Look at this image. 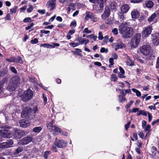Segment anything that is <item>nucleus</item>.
<instances>
[{
  "label": "nucleus",
  "instance_id": "obj_22",
  "mask_svg": "<svg viewBox=\"0 0 159 159\" xmlns=\"http://www.w3.org/2000/svg\"><path fill=\"white\" fill-rule=\"evenodd\" d=\"M55 0H49L47 3L49 6L51 7V10L53 9L55 7Z\"/></svg>",
  "mask_w": 159,
  "mask_h": 159
},
{
  "label": "nucleus",
  "instance_id": "obj_58",
  "mask_svg": "<svg viewBox=\"0 0 159 159\" xmlns=\"http://www.w3.org/2000/svg\"><path fill=\"white\" fill-rule=\"evenodd\" d=\"M38 42V39L36 38L32 40L31 41V43L33 44H36Z\"/></svg>",
  "mask_w": 159,
  "mask_h": 159
},
{
  "label": "nucleus",
  "instance_id": "obj_46",
  "mask_svg": "<svg viewBox=\"0 0 159 159\" xmlns=\"http://www.w3.org/2000/svg\"><path fill=\"white\" fill-rule=\"evenodd\" d=\"M23 21L25 23H26L27 22H31L32 21V20L30 17H27L25 18Z\"/></svg>",
  "mask_w": 159,
  "mask_h": 159
},
{
  "label": "nucleus",
  "instance_id": "obj_51",
  "mask_svg": "<svg viewBox=\"0 0 159 159\" xmlns=\"http://www.w3.org/2000/svg\"><path fill=\"white\" fill-rule=\"evenodd\" d=\"M17 7L16 6L14 7V8L10 9V11L12 13H15L16 12Z\"/></svg>",
  "mask_w": 159,
  "mask_h": 159
},
{
  "label": "nucleus",
  "instance_id": "obj_9",
  "mask_svg": "<svg viewBox=\"0 0 159 159\" xmlns=\"http://www.w3.org/2000/svg\"><path fill=\"white\" fill-rule=\"evenodd\" d=\"M0 135L2 137L6 138H11L13 136L11 131L7 129L1 130L0 131Z\"/></svg>",
  "mask_w": 159,
  "mask_h": 159
},
{
  "label": "nucleus",
  "instance_id": "obj_5",
  "mask_svg": "<svg viewBox=\"0 0 159 159\" xmlns=\"http://www.w3.org/2000/svg\"><path fill=\"white\" fill-rule=\"evenodd\" d=\"M33 95V91L30 89H28L22 95V99L23 101L26 102L32 98Z\"/></svg>",
  "mask_w": 159,
  "mask_h": 159
},
{
  "label": "nucleus",
  "instance_id": "obj_45",
  "mask_svg": "<svg viewBox=\"0 0 159 159\" xmlns=\"http://www.w3.org/2000/svg\"><path fill=\"white\" fill-rule=\"evenodd\" d=\"M80 44V43H76L75 42L73 43H69V45L70 46L72 47H75L79 45Z\"/></svg>",
  "mask_w": 159,
  "mask_h": 159
},
{
  "label": "nucleus",
  "instance_id": "obj_1",
  "mask_svg": "<svg viewBox=\"0 0 159 159\" xmlns=\"http://www.w3.org/2000/svg\"><path fill=\"white\" fill-rule=\"evenodd\" d=\"M130 23L124 22L119 26V30L124 38H130L133 34V30L132 28L128 27Z\"/></svg>",
  "mask_w": 159,
  "mask_h": 159
},
{
  "label": "nucleus",
  "instance_id": "obj_36",
  "mask_svg": "<svg viewBox=\"0 0 159 159\" xmlns=\"http://www.w3.org/2000/svg\"><path fill=\"white\" fill-rule=\"evenodd\" d=\"M53 123V121H52L51 122H48L47 124V128L50 129H52V127H53L54 125H53L52 124Z\"/></svg>",
  "mask_w": 159,
  "mask_h": 159
},
{
  "label": "nucleus",
  "instance_id": "obj_61",
  "mask_svg": "<svg viewBox=\"0 0 159 159\" xmlns=\"http://www.w3.org/2000/svg\"><path fill=\"white\" fill-rule=\"evenodd\" d=\"M139 135L142 139H143L144 137V135L142 131H140L138 134Z\"/></svg>",
  "mask_w": 159,
  "mask_h": 159
},
{
  "label": "nucleus",
  "instance_id": "obj_23",
  "mask_svg": "<svg viewBox=\"0 0 159 159\" xmlns=\"http://www.w3.org/2000/svg\"><path fill=\"white\" fill-rule=\"evenodd\" d=\"M150 126L149 125H146L144 127V128H143V129H144V132H147V133L145 135V137H147V136H148L150 135Z\"/></svg>",
  "mask_w": 159,
  "mask_h": 159
},
{
  "label": "nucleus",
  "instance_id": "obj_39",
  "mask_svg": "<svg viewBox=\"0 0 159 159\" xmlns=\"http://www.w3.org/2000/svg\"><path fill=\"white\" fill-rule=\"evenodd\" d=\"M40 47H43L44 48H54V47H53V46L50 45H49L47 44H41L40 45Z\"/></svg>",
  "mask_w": 159,
  "mask_h": 159
},
{
  "label": "nucleus",
  "instance_id": "obj_64",
  "mask_svg": "<svg viewBox=\"0 0 159 159\" xmlns=\"http://www.w3.org/2000/svg\"><path fill=\"white\" fill-rule=\"evenodd\" d=\"M139 111V109L138 108H134L133 109H132V110L131 111V112H136Z\"/></svg>",
  "mask_w": 159,
  "mask_h": 159
},
{
  "label": "nucleus",
  "instance_id": "obj_28",
  "mask_svg": "<svg viewBox=\"0 0 159 159\" xmlns=\"http://www.w3.org/2000/svg\"><path fill=\"white\" fill-rule=\"evenodd\" d=\"M117 4L115 2H111L110 4V7L111 9L116 10V9Z\"/></svg>",
  "mask_w": 159,
  "mask_h": 159
},
{
  "label": "nucleus",
  "instance_id": "obj_57",
  "mask_svg": "<svg viewBox=\"0 0 159 159\" xmlns=\"http://www.w3.org/2000/svg\"><path fill=\"white\" fill-rule=\"evenodd\" d=\"M36 78L34 77H31L30 78H29V81L32 83H33L35 82V81Z\"/></svg>",
  "mask_w": 159,
  "mask_h": 159
},
{
  "label": "nucleus",
  "instance_id": "obj_52",
  "mask_svg": "<svg viewBox=\"0 0 159 159\" xmlns=\"http://www.w3.org/2000/svg\"><path fill=\"white\" fill-rule=\"evenodd\" d=\"M40 32L42 34H49L50 33V31L49 30H40Z\"/></svg>",
  "mask_w": 159,
  "mask_h": 159
},
{
  "label": "nucleus",
  "instance_id": "obj_16",
  "mask_svg": "<svg viewBox=\"0 0 159 159\" xmlns=\"http://www.w3.org/2000/svg\"><path fill=\"white\" fill-rule=\"evenodd\" d=\"M14 131L15 134L14 136L16 139H19L24 134L23 131L21 130H18L17 129H15Z\"/></svg>",
  "mask_w": 159,
  "mask_h": 159
},
{
  "label": "nucleus",
  "instance_id": "obj_60",
  "mask_svg": "<svg viewBox=\"0 0 159 159\" xmlns=\"http://www.w3.org/2000/svg\"><path fill=\"white\" fill-rule=\"evenodd\" d=\"M112 32L115 34L116 35L118 34V30L116 28L113 29L112 30Z\"/></svg>",
  "mask_w": 159,
  "mask_h": 159
},
{
  "label": "nucleus",
  "instance_id": "obj_10",
  "mask_svg": "<svg viewBox=\"0 0 159 159\" xmlns=\"http://www.w3.org/2000/svg\"><path fill=\"white\" fill-rule=\"evenodd\" d=\"M13 144V141L11 139H10L7 140L6 142L0 143V148H6L11 147Z\"/></svg>",
  "mask_w": 159,
  "mask_h": 159
},
{
  "label": "nucleus",
  "instance_id": "obj_20",
  "mask_svg": "<svg viewBox=\"0 0 159 159\" xmlns=\"http://www.w3.org/2000/svg\"><path fill=\"white\" fill-rule=\"evenodd\" d=\"M60 129L58 127L54 125L52 129H51L52 131L51 132L52 134L54 135H57L58 134V133L60 132Z\"/></svg>",
  "mask_w": 159,
  "mask_h": 159
},
{
  "label": "nucleus",
  "instance_id": "obj_18",
  "mask_svg": "<svg viewBox=\"0 0 159 159\" xmlns=\"http://www.w3.org/2000/svg\"><path fill=\"white\" fill-rule=\"evenodd\" d=\"M129 9V6L127 4H124L121 7V11L122 13H126L128 11Z\"/></svg>",
  "mask_w": 159,
  "mask_h": 159
},
{
  "label": "nucleus",
  "instance_id": "obj_50",
  "mask_svg": "<svg viewBox=\"0 0 159 159\" xmlns=\"http://www.w3.org/2000/svg\"><path fill=\"white\" fill-rule=\"evenodd\" d=\"M57 147L55 145H54V143L53 145L52 146V150L55 152H57L58 150Z\"/></svg>",
  "mask_w": 159,
  "mask_h": 159
},
{
  "label": "nucleus",
  "instance_id": "obj_3",
  "mask_svg": "<svg viewBox=\"0 0 159 159\" xmlns=\"http://www.w3.org/2000/svg\"><path fill=\"white\" fill-rule=\"evenodd\" d=\"M39 112L38 108V106L35 105L33 109L31 107H25L22 112V115H24L25 116L30 114L31 112L35 114Z\"/></svg>",
  "mask_w": 159,
  "mask_h": 159
},
{
  "label": "nucleus",
  "instance_id": "obj_62",
  "mask_svg": "<svg viewBox=\"0 0 159 159\" xmlns=\"http://www.w3.org/2000/svg\"><path fill=\"white\" fill-rule=\"evenodd\" d=\"M34 25L33 23H31L30 24V25L25 27V29L26 30H28L31 28V27Z\"/></svg>",
  "mask_w": 159,
  "mask_h": 159
},
{
  "label": "nucleus",
  "instance_id": "obj_53",
  "mask_svg": "<svg viewBox=\"0 0 159 159\" xmlns=\"http://www.w3.org/2000/svg\"><path fill=\"white\" fill-rule=\"evenodd\" d=\"M98 38L100 40H102L103 38L102 34L101 32H99Z\"/></svg>",
  "mask_w": 159,
  "mask_h": 159
},
{
  "label": "nucleus",
  "instance_id": "obj_31",
  "mask_svg": "<svg viewBox=\"0 0 159 159\" xmlns=\"http://www.w3.org/2000/svg\"><path fill=\"white\" fill-rule=\"evenodd\" d=\"M148 112L145 111L144 110H140L138 111V113H137V115H142L144 116H146L147 115V113Z\"/></svg>",
  "mask_w": 159,
  "mask_h": 159
},
{
  "label": "nucleus",
  "instance_id": "obj_63",
  "mask_svg": "<svg viewBox=\"0 0 159 159\" xmlns=\"http://www.w3.org/2000/svg\"><path fill=\"white\" fill-rule=\"evenodd\" d=\"M43 103L44 104H46L47 102V98L46 96H45L44 94H43Z\"/></svg>",
  "mask_w": 159,
  "mask_h": 159
},
{
  "label": "nucleus",
  "instance_id": "obj_37",
  "mask_svg": "<svg viewBox=\"0 0 159 159\" xmlns=\"http://www.w3.org/2000/svg\"><path fill=\"white\" fill-rule=\"evenodd\" d=\"M16 61H15V62L16 63H19L20 64H22L23 63V61L22 60L21 57L20 56H17V58H16Z\"/></svg>",
  "mask_w": 159,
  "mask_h": 159
},
{
  "label": "nucleus",
  "instance_id": "obj_14",
  "mask_svg": "<svg viewBox=\"0 0 159 159\" xmlns=\"http://www.w3.org/2000/svg\"><path fill=\"white\" fill-rule=\"evenodd\" d=\"M152 28L151 26H149L145 28L144 29L142 32V36L143 37H147L149 35L152 31Z\"/></svg>",
  "mask_w": 159,
  "mask_h": 159
},
{
  "label": "nucleus",
  "instance_id": "obj_47",
  "mask_svg": "<svg viewBox=\"0 0 159 159\" xmlns=\"http://www.w3.org/2000/svg\"><path fill=\"white\" fill-rule=\"evenodd\" d=\"M84 33L89 34L91 33V31L89 30L87 28H85L83 31Z\"/></svg>",
  "mask_w": 159,
  "mask_h": 159
},
{
  "label": "nucleus",
  "instance_id": "obj_25",
  "mask_svg": "<svg viewBox=\"0 0 159 159\" xmlns=\"http://www.w3.org/2000/svg\"><path fill=\"white\" fill-rule=\"evenodd\" d=\"M120 72L119 73L118 77L120 78H124L125 76L124 75L125 71L120 66L119 67Z\"/></svg>",
  "mask_w": 159,
  "mask_h": 159
},
{
  "label": "nucleus",
  "instance_id": "obj_30",
  "mask_svg": "<svg viewBox=\"0 0 159 159\" xmlns=\"http://www.w3.org/2000/svg\"><path fill=\"white\" fill-rule=\"evenodd\" d=\"M105 14L109 16L110 14V11L108 6H106L105 8L104 13Z\"/></svg>",
  "mask_w": 159,
  "mask_h": 159
},
{
  "label": "nucleus",
  "instance_id": "obj_44",
  "mask_svg": "<svg viewBox=\"0 0 159 159\" xmlns=\"http://www.w3.org/2000/svg\"><path fill=\"white\" fill-rule=\"evenodd\" d=\"M76 25V22L75 20L72 21L70 24V26L72 28L75 27Z\"/></svg>",
  "mask_w": 159,
  "mask_h": 159
},
{
  "label": "nucleus",
  "instance_id": "obj_26",
  "mask_svg": "<svg viewBox=\"0 0 159 159\" xmlns=\"http://www.w3.org/2000/svg\"><path fill=\"white\" fill-rule=\"evenodd\" d=\"M75 9V5L74 4H71L69 5L67 8V13L69 14L70 11L72 10L74 11Z\"/></svg>",
  "mask_w": 159,
  "mask_h": 159
},
{
  "label": "nucleus",
  "instance_id": "obj_43",
  "mask_svg": "<svg viewBox=\"0 0 159 159\" xmlns=\"http://www.w3.org/2000/svg\"><path fill=\"white\" fill-rule=\"evenodd\" d=\"M10 69L11 72L13 73L16 74L17 73V72L16 70V68L14 67L13 66H10Z\"/></svg>",
  "mask_w": 159,
  "mask_h": 159
},
{
  "label": "nucleus",
  "instance_id": "obj_55",
  "mask_svg": "<svg viewBox=\"0 0 159 159\" xmlns=\"http://www.w3.org/2000/svg\"><path fill=\"white\" fill-rule=\"evenodd\" d=\"M59 133H60L61 134L64 136H66L68 135V133L66 132L63 131L61 129L60 130Z\"/></svg>",
  "mask_w": 159,
  "mask_h": 159
},
{
  "label": "nucleus",
  "instance_id": "obj_2",
  "mask_svg": "<svg viewBox=\"0 0 159 159\" xmlns=\"http://www.w3.org/2000/svg\"><path fill=\"white\" fill-rule=\"evenodd\" d=\"M20 79L18 76L12 78L7 86V89L10 92L15 90L20 84Z\"/></svg>",
  "mask_w": 159,
  "mask_h": 159
},
{
  "label": "nucleus",
  "instance_id": "obj_41",
  "mask_svg": "<svg viewBox=\"0 0 159 159\" xmlns=\"http://www.w3.org/2000/svg\"><path fill=\"white\" fill-rule=\"evenodd\" d=\"M89 42V40L87 39H83L80 41V43L81 44H82L85 43V45H86Z\"/></svg>",
  "mask_w": 159,
  "mask_h": 159
},
{
  "label": "nucleus",
  "instance_id": "obj_21",
  "mask_svg": "<svg viewBox=\"0 0 159 159\" xmlns=\"http://www.w3.org/2000/svg\"><path fill=\"white\" fill-rule=\"evenodd\" d=\"M146 7L148 8H152L154 5L153 2L150 0L146 1L145 2Z\"/></svg>",
  "mask_w": 159,
  "mask_h": 159
},
{
  "label": "nucleus",
  "instance_id": "obj_27",
  "mask_svg": "<svg viewBox=\"0 0 159 159\" xmlns=\"http://www.w3.org/2000/svg\"><path fill=\"white\" fill-rule=\"evenodd\" d=\"M128 59L126 62L127 65L129 66H133L134 65V62L133 60L130 59L129 57L127 56Z\"/></svg>",
  "mask_w": 159,
  "mask_h": 159
},
{
  "label": "nucleus",
  "instance_id": "obj_7",
  "mask_svg": "<svg viewBox=\"0 0 159 159\" xmlns=\"http://www.w3.org/2000/svg\"><path fill=\"white\" fill-rule=\"evenodd\" d=\"M112 47L114 48L115 50L117 51L119 49H121L125 48V46L120 39H119L116 43L113 44Z\"/></svg>",
  "mask_w": 159,
  "mask_h": 159
},
{
  "label": "nucleus",
  "instance_id": "obj_33",
  "mask_svg": "<svg viewBox=\"0 0 159 159\" xmlns=\"http://www.w3.org/2000/svg\"><path fill=\"white\" fill-rule=\"evenodd\" d=\"M132 90L134 92L136 93V95L137 96L139 97L141 96V93L138 90L134 88L132 89Z\"/></svg>",
  "mask_w": 159,
  "mask_h": 159
},
{
  "label": "nucleus",
  "instance_id": "obj_56",
  "mask_svg": "<svg viewBox=\"0 0 159 159\" xmlns=\"http://www.w3.org/2000/svg\"><path fill=\"white\" fill-rule=\"evenodd\" d=\"M109 16L105 13H103L101 15V17L103 20H105L107 19V17H108Z\"/></svg>",
  "mask_w": 159,
  "mask_h": 159
},
{
  "label": "nucleus",
  "instance_id": "obj_4",
  "mask_svg": "<svg viewBox=\"0 0 159 159\" xmlns=\"http://www.w3.org/2000/svg\"><path fill=\"white\" fill-rule=\"evenodd\" d=\"M141 35L140 33L136 34L131 39L130 46L131 48H136L139 44L141 39Z\"/></svg>",
  "mask_w": 159,
  "mask_h": 159
},
{
  "label": "nucleus",
  "instance_id": "obj_11",
  "mask_svg": "<svg viewBox=\"0 0 159 159\" xmlns=\"http://www.w3.org/2000/svg\"><path fill=\"white\" fill-rule=\"evenodd\" d=\"M152 39L153 44L155 45L159 44V33H156L152 34Z\"/></svg>",
  "mask_w": 159,
  "mask_h": 159
},
{
  "label": "nucleus",
  "instance_id": "obj_34",
  "mask_svg": "<svg viewBox=\"0 0 159 159\" xmlns=\"http://www.w3.org/2000/svg\"><path fill=\"white\" fill-rule=\"evenodd\" d=\"M23 150V148L22 147H19L15 151L14 153L15 154H17Z\"/></svg>",
  "mask_w": 159,
  "mask_h": 159
},
{
  "label": "nucleus",
  "instance_id": "obj_42",
  "mask_svg": "<svg viewBox=\"0 0 159 159\" xmlns=\"http://www.w3.org/2000/svg\"><path fill=\"white\" fill-rule=\"evenodd\" d=\"M111 80L114 81H116L117 79V78L115 74H112L111 76Z\"/></svg>",
  "mask_w": 159,
  "mask_h": 159
},
{
  "label": "nucleus",
  "instance_id": "obj_49",
  "mask_svg": "<svg viewBox=\"0 0 159 159\" xmlns=\"http://www.w3.org/2000/svg\"><path fill=\"white\" fill-rule=\"evenodd\" d=\"M33 7L32 5H29V7L27 9V12H31L33 10Z\"/></svg>",
  "mask_w": 159,
  "mask_h": 159
},
{
  "label": "nucleus",
  "instance_id": "obj_54",
  "mask_svg": "<svg viewBox=\"0 0 159 159\" xmlns=\"http://www.w3.org/2000/svg\"><path fill=\"white\" fill-rule=\"evenodd\" d=\"M113 21L112 20L108 19L105 21V23L109 25H111L113 23Z\"/></svg>",
  "mask_w": 159,
  "mask_h": 159
},
{
  "label": "nucleus",
  "instance_id": "obj_29",
  "mask_svg": "<svg viewBox=\"0 0 159 159\" xmlns=\"http://www.w3.org/2000/svg\"><path fill=\"white\" fill-rule=\"evenodd\" d=\"M42 129L41 126L36 127L34 128L33 129V131L35 133H39Z\"/></svg>",
  "mask_w": 159,
  "mask_h": 159
},
{
  "label": "nucleus",
  "instance_id": "obj_13",
  "mask_svg": "<svg viewBox=\"0 0 159 159\" xmlns=\"http://www.w3.org/2000/svg\"><path fill=\"white\" fill-rule=\"evenodd\" d=\"M107 0H97V2L99 8L98 9L99 12H102L103 9L104 4Z\"/></svg>",
  "mask_w": 159,
  "mask_h": 159
},
{
  "label": "nucleus",
  "instance_id": "obj_32",
  "mask_svg": "<svg viewBox=\"0 0 159 159\" xmlns=\"http://www.w3.org/2000/svg\"><path fill=\"white\" fill-rule=\"evenodd\" d=\"M156 16H157L156 14H155V13L153 14H152L151 15V16L150 17H149L148 18V20L149 22H151V21H152L153 20H154V19H155V17H156Z\"/></svg>",
  "mask_w": 159,
  "mask_h": 159
},
{
  "label": "nucleus",
  "instance_id": "obj_24",
  "mask_svg": "<svg viewBox=\"0 0 159 159\" xmlns=\"http://www.w3.org/2000/svg\"><path fill=\"white\" fill-rule=\"evenodd\" d=\"M118 21L121 22H124V21L125 20V17L124 15L123 14V13H122L121 12H120L119 13H118Z\"/></svg>",
  "mask_w": 159,
  "mask_h": 159
},
{
  "label": "nucleus",
  "instance_id": "obj_48",
  "mask_svg": "<svg viewBox=\"0 0 159 159\" xmlns=\"http://www.w3.org/2000/svg\"><path fill=\"white\" fill-rule=\"evenodd\" d=\"M100 52L102 53L105 52L107 53L108 52L107 48H102L100 49Z\"/></svg>",
  "mask_w": 159,
  "mask_h": 159
},
{
  "label": "nucleus",
  "instance_id": "obj_8",
  "mask_svg": "<svg viewBox=\"0 0 159 159\" xmlns=\"http://www.w3.org/2000/svg\"><path fill=\"white\" fill-rule=\"evenodd\" d=\"M151 50V47L149 45H144L140 49V52L144 55H148Z\"/></svg>",
  "mask_w": 159,
  "mask_h": 159
},
{
  "label": "nucleus",
  "instance_id": "obj_40",
  "mask_svg": "<svg viewBox=\"0 0 159 159\" xmlns=\"http://www.w3.org/2000/svg\"><path fill=\"white\" fill-rule=\"evenodd\" d=\"M118 100L119 102H121L123 101H125L126 100L125 98L124 97L122 96L121 95H119V96Z\"/></svg>",
  "mask_w": 159,
  "mask_h": 159
},
{
  "label": "nucleus",
  "instance_id": "obj_17",
  "mask_svg": "<svg viewBox=\"0 0 159 159\" xmlns=\"http://www.w3.org/2000/svg\"><path fill=\"white\" fill-rule=\"evenodd\" d=\"M30 120H20L19 124L21 126L23 127H26L30 125Z\"/></svg>",
  "mask_w": 159,
  "mask_h": 159
},
{
  "label": "nucleus",
  "instance_id": "obj_35",
  "mask_svg": "<svg viewBox=\"0 0 159 159\" xmlns=\"http://www.w3.org/2000/svg\"><path fill=\"white\" fill-rule=\"evenodd\" d=\"M51 152L50 151H46L44 153V157L45 159L48 158L49 156L51 154Z\"/></svg>",
  "mask_w": 159,
  "mask_h": 159
},
{
  "label": "nucleus",
  "instance_id": "obj_12",
  "mask_svg": "<svg viewBox=\"0 0 159 159\" xmlns=\"http://www.w3.org/2000/svg\"><path fill=\"white\" fill-rule=\"evenodd\" d=\"M89 18L93 22H96L98 20V18L96 17L95 15L91 12L87 13L85 17L86 20H88Z\"/></svg>",
  "mask_w": 159,
  "mask_h": 159
},
{
  "label": "nucleus",
  "instance_id": "obj_38",
  "mask_svg": "<svg viewBox=\"0 0 159 159\" xmlns=\"http://www.w3.org/2000/svg\"><path fill=\"white\" fill-rule=\"evenodd\" d=\"M6 61H7L10 62H15V61H16V58L14 57H12L10 59L7 58L6 59Z\"/></svg>",
  "mask_w": 159,
  "mask_h": 159
},
{
  "label": "nucleus",
  "instance_id": "obj_15",
  "mask_svg": "<svg viewBox=\"0 0 159 159\" xmlns=\"http://www.w3.org/2000/svg\"><path fill=\"white\" fill-rule=\"evenodd\" d=\"M32 138L31 137L27 136L22 139L20 141V144L22 145H26L31 142L32 140Z\"/></svg>",
  "mask_w": 159,
  "mask_h": 159
},
{
  "label": "nucleus",
  "instance_id": "obj_6",
  "mask_svg": "<svg viewBox=\"0 0 159 159\" xmlns=\"http://www.w3.org/2000/svg\"><path fill=\"white\" fill-rule=\"evenodd\" d=\"M67 144V142L65 140L58 139L57 138H56L54 142V145L56 146L57 147L60 148L66 147Z\"/></svg>",
  "mask_w": 159,
  "mask_h": 159
},
{
  "label": "nucleus",
  "instance_id": "obj_19",
  "mask_svg": "<svg viewBox=\"0 0 159 159\" xmlns=\"http://www.w3.org/2000/svg\"><path fill=\"white\" fill-rule=\"evenodd\" d=\"M131 15L133 18H138L139 16V12L137 10L135 9L132 10Z\"/></svg>",
  "mask_w": 159,
  "mask_h": 159
},
{
  "label": "nucleus",
  "instance_id": "obj_59",
  "mask_svg": "<svg viewBox=\"0 0 159 159\" xmlns=\"http://www.w3.org/2000/svg\"><path fill=\"white\" fill-rule=\"evenodd\" d=\"M3 83H4V82H0V93L2 91L3 86Z\"/></svg>",
  "mask_w": 159,
  "mask_h": 159
}]
</instances>
